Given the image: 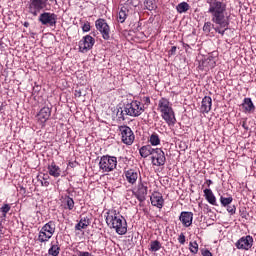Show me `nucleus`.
<instances>
[{
  "label": "nucleus",
  "instance_id": "obj_1",
  "mask_svg": "<svg viewBox=\"0 0 256 256\" xmlns=\"http://www.w3.org/2000/svg\"><path fill=\"white\" fill-rule=\"evenodd\" d=\"M209 5L208 13L211 17V22H205L203 26L204 33H211L214 29L216 33L223 37L225 31L229 29V13H227V4L221 0H207Z\"/></svg>",
  "mask_w": 256,
  "mask_h": 256
},
{
  "label": "nucleus",
  "instance_id": "obj_2",
  "mask_svg": "<svg viewBox=\"0 0 256 256\" xmlns=\"http://www.w3.org/2000/svg\"><path fill=\"white\" fill-rule=\"evenodd\" d=\"M105 217L108 227L115 229L118 235H125L127 233V220L117 210H108Z\"/></svg>",
  "mask_w": 256,
  "mask_h": 256
},
{
  "label": "nucleus",
  "instance_id": "obj_3",
  "mask_svg": "<svg viewBox=\"0 0 256 256\" xmlns=\"http://www.w3.org/2000/svg\"><path fill=\"white\" fill-rule=\"evenodd\" d=\"M158 111L161 113V117L167 125H175L177 118H175V111L169 99L162 97L158 101Z\"/></svg>",
  "mask_w": 256,
  "mask_h": 256
},
{
  "label": "nucleus",
  "instance_id": "obj_4",
  "mask_svg": "<svg viewBox=\"0 0 256 256\" xmlns=\"http://www.w3.org/2000/svg\"><path fill=\"white\" fill-rule=\"evenodd\" d=\"M56 229L57 224L55 223V221L50 220L39 231L37 241H39V243H47V241H49V239H51V237L55 235Z\"/></svg>",
  "mask_w": 256,
  "mask_h": 256
},
{
  "label": "nucleus",
  "instance_id": "obj_5",
  "mask_svg": "<svg viewBox=\"0 0 256 256\" xmlns=\"http://www.w3.org/2000/svg\"><path fill=\"white\" fill-rule=\"evenodd\" d=\"M145 105L143 102L138 100H132L131 103H128L124 107V113L129 117H139L145 113Z\"/></svg>",
  "mask_w": 256,
  "mask_h": 256
},
{
  "label": "nucleus",
  "instance_id": "obj_6",
  "mask_svg": "<svg viewBox=\"0 0 256 256\" xmlns=\"http://www.w3.org/2000/svg\"><path fill=\"white\" fill-rule=\"evenodd\" d=\"M117 169V157L103 155L99 161V170L102 173H111Z\"/></svg>",
  "mask_w": 256,
  "mask_h": 256
},
{
  "label": "nucleus",
  "instance_id": "obj_7",
  "mask_svg": "<svg viewBox=\"0 0 256 256\" xmlns=\"http://www.w3.org/2000/svg\"><path fill=\"white\" fill-rule=\"evenodd\" d=\"M49 0H29L28 2V13L37 17L47 7Z\"/></svg>",
  "mask_w": 256,
  "mask_h": 256
},
{
  "label": "nucleus",
  "instance_id": "obj_8",
  "mask_svg": "<svg viewBox=\"0 0 256 256\" xmlns=\"http://www.w3.org/2000/svg\"><path fill=\"white\" fill-rule=\"evenodd\" d=\"M95 27L99 33L102 35V39L104 41H109L111 39V27L107 24V20L103 18H99L95 21Z\"/></svg>",
  "mask_w": 256,
  "mask_h": 256
},
{
  "label": "nucleus",
  "instance_id": "obj_9",
  "mask_svg": "<svg viewBox=\"0 0 256 256\" xmlns=\"http://www.w3.org/2000/svg\"><path fill=\"white\" fill-rule=\"evenodd\" d=\"M118 131L120 132V137L124 145H131L135 141V133L131 130V127L127 125L119 126Z\"/></svg>",
  "mask_w": 256,
  "mask_h": 256
},
{
  "label": "nucleus",
  "instance_id": "obj_10",
  "mask_svg": "<svg viewBox=\"0 0 256 256\" xmlns=\"http://www.w3.org/2000/svg\"><path fill=\"white\" fill-rule=\"evenodd\" d=\"M253 243H255L253 236L246 235L237 240L235 247L241 251H251L253 249Z\"/></svg>",
  "mask_w": 256,
  "mask_h": 256
},
{
  "label": "nucleus",
  "instance_id": "obj_11",
  "mask_svg": "<svg viewBox=\"0 0 256 256\" xmlns=\"http://www.w3.org/2000/svg\"><path fill=\"white\" fill-rule=\"evenodd\" d=\"M152 165L155 167H163L167 163L165 152L161 148H155L151 156Z\"/></svg>",
  "mask_w": 256,
  "mask_h": 256
},
{
  "label": "nucleus",
  "instance_id": "obj_12",
  "mask_svg": "<svg viewBox=\"0 0 256 256\" xmlns=\"http://www.w3.org/2000/svg\"><path fill=\"white\" fill-rule=\"evenodd\" d=\"M38 21L41 23V25L55 27V25H57V14L51 12H43L39 15Z\"/></svg>",
  "mask_w": 256,
  "mask_h": 256
},
{
  "label": "nucleus",
  "instance_id": "obj_13",
  "mask_svg": "<svg viewBox=\"0 0 256 256\" xmlns=\"http://www.w3.org/2000/svg\"><path fill=\"white\" fill-rule=\"evenodd\" d=\"M94 45L95 38L91 35H86L79 41V51L80 53H87V51H91V49H93Z\"/></svg>",
  "mask_w": 256,
  "mask_h": 256
},
{
  "label": "nucleus",
  "instance_id": "obj_14",
  "mask_svg": "<svg viewBox=\"0 0 256 256\" xmlns=\"http://www.w3.org/2000/svg\"><path fill=\"white\" fill-rule=\"evenodd\" d=\"M151 205L157 207V209H163L165 205V199H163V194L160 192H154L150 197Z\"/></svg>",
  "mask_w": 256,
  "mask_h": 256
},
{
  "label": "nucleus",
  "instance_id": "obj_15",
  "mask_svg": "<svg viewBox=\"0 0 256 256\" xmlns=\"http://www.w3.org/2000/svg\"><path fill=\"white\" fill-rule=\"evenodd\" d=\"M179 221H181L183 227H191V225H193V212H181Z\"/></svg>",
  "mask_w": 256,
  "mask_h": 256
},
{
  "label": "nucleus",
  "instance_id": "obj_16",
  "mask_svg": "<svg viewBox=\"0 0 256 256\" xmlns=\"http://www.w3.org/2000/svg\"><path fill=\"white\" fill-rule=\"evenodd\" d=\"M126 177V181L130 183V185H135L137 183V179H139V171L131 168L124 172Z\"/></svg>",
  "mask_w": 256,
  "mask_h": 256
},
{
  "label": "nucleus",
  "instance_id": "obj_17",
  "mask_svg": "<svg viewBox=\"0 0 256 256\" xmlns=\"http://www.w3.org/2000/svg\"><path fill=\"white\" fill-rule=\"evenodd\" d=\"M50 117H51V108L47 106L41 108V110L38 113V121H40L42 125H45V123L49 121Z\"/></svg>",
  "mask_w": 256,
  "mask_h": 256
},
{
  "label": "nucleus",
  "instance_id": "obj_18",
  "mask_svg": "<svg viewBox=\"0 0 256 256\" xmlns=\"http://www.w3.org/2000/svg\"><path fill=\"white\" fill-rule=\"evenodd\" d=\"M147 191H148V188L143 183H140L138 185V189L134 193V195L140 203H143V201H145V199H147Z\"/></svg>",
  "mask_w": 256,
  "mask_h": 256
},
{
  "label": "nucleus",
  "instance_id": "obj_19",
  "mask_svg": "<svg viewBox=\"0 0 256 256\" xmlns=\"http://www.w3.org/2000/svg\"><path fill=\"white\" fill-rule=\"evenodd\" d=\"M216 66L215 58L208 57L204 60H202L199 64V68L202 69V71H209V69H213Z\"/></svg>",
  "mask_w": 256,
  "mask_h": 256
},
{
  "label": "nucleus",
  "instance_id": "obj_20",
  "mask_svg": "<svg viewBox=\"0 0 256 256\" xmlns=\"http://www.w3.org/2000/svg\"><path fill=\"white\" fill-rule=\"evenodd\" d=\"M213 105V99L210 96H205L202 99V104L200 107L201 113H209L211 111V107Z\"/></svg>",
  "mask_w": 256,
  "mask_h": 256
},
{
  "label": "nucleus",
  "instance_id": "obj_21",
  "mask_svg": "<svg viewBox=\"0 0 256 256\" xmlns=\"http://www.w3.org/2000/svg\"><path fill=\"white\" fill-rule=\"evenodd\" d=\"M154 151L155 148H153L151 145H145L139 149V154L141 157H143V159H147L149 155H151V157L153 156Z\"/></svg>",
  "mask_w": 256,
  "mask_h": 256
},
{
  "label": "nucleus",
  "instance_id": "obj_22",
  "mask_svg": "<svg viewBox=\"0 0 256 256\" xmlns=\"http://www.w3.org/2000/svg\"><path fill=\"white\" fill-rule=\"evenodd\" d=\"M242 107L245 113H253L255 111V104H253L251 98H244Z\"/></svg>",
  "mask_w": 256,
  "mask_h": 256
},
{
  "label": "nucleus",
  "instance_id": "obj_23",
  "mask_svg": "<svg viewBox=\"0 0 256 256\" xmlns=\"http://www.w3.org/2000/svg\"><path fill=\"white\" fill-rule=\"evenodd\" d=\"M48 172L51 177H61V168L55 162L48 165Z\"/></svg>",
  "mask_w": 256,
  "mask_h": 256
},
{
  "label": "nucleus",
  "instance_id": "obj_24",
  "mask_svg": "<svg viewBox=\"0 0 256 256\" xmlns=\"http://www.w3.org/2000/svg\"><path fill=\"white\" fill-rule=\"evenodd\" d=\"M204 197L210 205H217V198L215 197V194H213V191L209 188H206L204 190Z\"/></svg>",
  "mask_w": 256,
  "mask_h": 256
},
{
  "label": "nucleus",
  "instance_id": "obj_25",
  "mask_svg": "<svg viewBox=\"0 0 256 256\" xmlns=\"http://www.w3.org/2000/svg\"><path fill=\"white\" fill-rule=\"evenodd\" d=\"M91 225V221L87 217H81L79 223L75 225L76 231H81V229H87Z\"/></svg>",
  "mask_w": 256,
  "mask_h": 256
},
{
  "label": "nucleus",
  "instance_id": "obj_26",
  "mask_svg": "<svg viewBox=\"0 0 256 256\" xmlns=\"http://www.w3.org/2000/svg\"><path fill=\"white\" fill-rule=\"evenodd\" d=\"M62 203L64 205V209H68V211H73V209H75V201L69 196H66Z\"/></svg>",
  "mask_w": 256,
  "mask_h": 256
},
{
  "label": "nucleus",
  "instance_id": "obj_27",
  "mask_svg": "<svg viewBox=\"0 0 256 256\" xmlns=\"http://www.w3.org/2000/svg\"><path fill=\"white\" fill-rule=\"evenodd\" d=\"M59 253H61V247L59 246V242H56V244H53L49 248L48 255H50V256H59Z\"/></svg>",
  "mask_w": 256,
  "mask_h": 256
},
{
  "label": "nucleus",
  "instance_id": "obj_28",
  "mask_svg": "<svg viewBox=\"0 0 256 256\" xmlns=\"http://www.w3.org/2000/svg\"><path fill=\"white\" fill-rule=\"evenodd\" d=\"M162 247L163 246L159 240H153L150 242L149 251H151V253H157V251H160Z\"/></svg>",
  "mask_w": 256,
  "mask_h": 256
},
{
  "label": "nucleus",
  "instance_id": "obj_29",
  "mask_svg": "<svg viewBox=\"0 0 256 256\" xmlns=\"http://www.w3.org/2000/svg\"><path fill=\"white\" fill-rule=\"evenodd\" d=\"M128 13H129V10L125 7H122L118 13V22L125 23Z\"/></svg>",
  "mask_w": 256,
  "mask_h": 256
},
{
  "label": "nucleus",
  "instance_id": "obj_30",
  "mask_svg": "<svg viewBox=\"0 0 256 256\" xmlns=\"http://www.w3.org/2000/svg\"><path fill=\"white\" fill-rule=\"evenodd\" d=\"M149 143L154 147H157V145H161V138H159V134L155 132L152 133L149 138Z\"/></svg>",
  "mask_w": 256,
  "mask_h": 256
},
{
  "label": "nucleus",
  "instance_id": "obj_31",
  "mask_svg": "<svg viewBox=\"0 0 256 256\" xmlns=\"http://www.w3.org/2000/svg\"><path fill=\"white\" fill-rule=\"evenodd\" d=\"M190 9V6L187 2H181L176 6V11L179 13H187V11Z\"/></svg>",
  "mask_w": 256,
  "mask_h": 256
},
{
  "label": "nucleus",
  "instance_id": "obj_32",
  "mask_svg": "<svg viewBox=\"0 0 256 256\" xmlns=\"http://www.w3.org/2000/svg\"><path fill=\"white\" fill-rule=\"evenodd\" d=\"M189 251L194 255H197L199 253V244L197 243V241L189 243Z\"/></svg>",
  "mask_w": 256,
  "mask_h": 256
},
{
  "label": "nucleus",
  "instance_id": "obj_33",
  "mask_svg": "<svg viewBox=\"0 0 256 256\" xmlns=\"http://www.w3.org/2000/svg\"><path fill=\"white\" fill-rule=\"evenodd\" d=\"M220 203H221L222 207H228V205H231V203H233V197L229 196L227 198V197L221 196Z\"/></svg>",
  "mask_w": 256,
  "mask_h": 256
},
{
  "label": "nucleus",
  "instance_id": "obj_34",
  "mask_svg": "<svg viewBox=\"0 0 256 256\" xmlns=\"http://www.w3.org/2000/svg\"><path fill=\"white\" fill-rule=\"evenodd\" d=\"M0 211L2 213V217L5 219L7 217V214L9 211H11V206L9 204H4L1 208Z\"/></svg>",
  "mask_w": 256,
  "mask_h": 256
},
{
  "label": "nucleus",
  "instance_id": "obj_35",
  "mask_svg": "<svg viewBox=\"0 0 256 256\" xmlns=\"http://www.w3.org/2000/svg\"><path fill=\"white\" fill-rule=\"evenodd\" d=\"M142 105L147 108L148 105H151V98L149 96H144L142 99Z\"/></svg>",
  "mask_w": 256,
  "mask_h": 256
},
{
  "label": "nucleus",
  "instance_id": "obj_36",
  "mask_svg": "<svg viewBox=\"0 0 256 256\" xmlns=\"http://www.w3.org/2000/svg\"><path fill=\"white\" fill-rule=\"evenodd\" d=\"M226 207H227V211H228V213H230V215H235V213L237 211V207H235V205L229 204Z\"/></svg>",
  "mask_w": 256,
  "mask_h": 256
},
{
  "label": "nucleus",
  "instance_id": "obj_37",
  "mask_svg": "<svg viewBox=\"0 0 256 256\" xmlns=\"http://www.w3.org/2000/svg\"><path fill=\"white\" fill-rule=\"evenodd\" d=\"M82 31L84 33H89V31H91V23L90 22L84 23L82 26Z\"/></svg>",
  "mask_w": 256,
  "mask_h": 256
},
{
  "label": "nucleus",
  "instance_id": "obj_38",
  "mask_svg": "<svg viewBox=\"0 0 256 256\" xmlns=\"http://www.w3.org/2000/svg\"><path fill=\"white\" fill-rule=\"evenodd\" d=\"M185 241H187V237H185L184 233H180V235L178 236V242L180 243V245H185Z\"/></svg>",
  "mask_w": 256,
  "mask_h": 256
},
{
  "label": "nucleus",
  "instance_id": "obj_39",
  "mask_svg": "<svg viewBox=\"0 0 256 256\" xmlns=\"http://www.w3.org/2000/svg\"><path fill=\"white\" fill-rule=\"evenodd\" d=\"M177 54V46H172L171 49L168 52L169 57H172V55Z\"/></svg>",
  "mask_w": 256,
  "mask_h": 256
},
{
  "label": "nucleus",
  "instance_id": "obj_40",
  "mask_svg": "<svg viewBox=\"0 0 256 256\" xmlns=\"http://www.w3.org/2000/svg\"><path fill=\"white\" fill-rule=\"evenodd\" d=\"M146 8L148 9V11H153V9H155V6H153V2L152 1H146Z\"/></svg>",
  "mask_w": 256,
  "mask_h": 256
},
{
  "label": "nucleus",
  "instance_id": "obj_41",
  "mask_svg": "<svg viewBox=\"0 0 256 256\" xmlns=\"http://www.w3.org/2000/svg\"><path fill=\"white\" fill-rule=\"evenodd\" d=\"M201 255L202 256H213V253H211V251H209L207 249H202L201 250Z\"/></svg>",
  "mask_w": 256,
  "mask_h": 256
},
{
  "label": "nucleus",
  "instance_id": "obj_42",
  "mask_svg": "<svg viewBox=\"0 0 256 256\" xmlns=\"http://www.w3.org/2000/svg\"><path fill=\"white\" fill-rule=\"evenodd\" d=\"M240 125L245 129L246 131H249V126L247 125V120H243L240 122Z\"/></svg>",
  "mask_w": 256,
  "mask_h": 256
},
{
  "label": "nucleus",
  "instance_id": "obj_43",
  "mask_svg": "<svg viewBox=\"0 0 256 256\" xmlns=\"http://www.w3.org/2000/svg\"><path fill=\"white\" fill-rule=\"evenodd\" d=\"M78 256H93V255H91V253H89V252L79 251Z\"/></svg>",
  "mask_w": 256,
  "mask_h": 256
},
{
  "label": "nucleus",
  "instance_id": "obj_44",
  "mask_svg": "<svg viewBox=\"0 0 256 256\" xmlns=\"http://www.w3.org/2000/svg\"><path fill=\"white\" fill-rule=\"evenodd\" d=\"M42 187H49V181H41Z\"/></svg>",
  "mask_w": 256,
  "mask_h": 256
},
{
  "label": "nucleus",
  "instance_id": "obj_45",
  "mask_svg": "<svg viewBox=\"0 0 256 256\" xmlns=\"http://www.w3.org/2000/svg\"><path fill=\"white\" fill-rule=\"evenodd\" d=\"M75 97H81V90L79 89V90H75Z\"/></svg>",
  "mask_w": 256,
  "mask_h": 256
},
{
  "label": "nucleus",
  "instance_id": "obj_46",
  "mask_svg": "<svg viewBox=\"0 0 256 256\" xmlns=\"http://www.w3.org/2000/svg\"><path fill=\"white\" fill-rule=\"evenodd\" d=\"M205 184L207 185V187H211V185H213V181L212 180H206Z\"/></svg>",
  "mask_w": 256,
  "mask_h": 256
},
{
  "label": "nucleus",
  "instance_id": "obj_47",
  "mask_svg": "<svg viewBox=\"0 0 256 256\" xmlns=\"http://www.w3.org/2000/svg\"><path fill=\"white\" fill-rule=\"evenodd\" d=\"M3 235H5V231H4V228L2 226V227H0V239H1V237H3Z\"/></svg>",
  "mask_w": 256,
  "mask_h": 256
},
{
  "label": "nucleus",
  "instance_id": "obj_48",
  "mask_svg": "<svg viewBox=\"0 0 256 256\" xmlns=\"http://www.w3.org/2000/svg\"><path fill=\"white\" fill-rule=\"evenodd\" d=\"M23 25H24V27H26V28H27V27H29V25H30V24H29V22H24V24H23Z\"/></svg>",
  "mask_w": 256,
  "mask_h": 256
},
{
  "label": "nucleus",
  "instance_id": "obj_49",
  "mask_svg": "<svg viewBox=\"0 0 256 256\" xmlns=\"http://www.w3.org/2000/svg\"><path fill=\"white\" fill-rule=\"evenodd\" d=\"M20 191H23V193H25L26 192V190H25V187H20Z\"/></svg>",
  "mask_w": 256,
  "mask_h": 256
},
{
  "label": "nucleus",
  "instance_id": "obj_50",
  "mask_svg": "<svg viewBox=\"0 0 256 256\" xmlns=\"http://www.w3.org/2000/svg\"><path fill=\"white\" fill-rule=\"evenodd\" d=\"M0 111H3V106L2 105H0Z\"/></svg>",
  "mask_w": 256,
  "mask_h": 256
},
{
  "label": "nucleus",
  "instance_id": "obj_51",
  "mask_svg": "<svg viewBox=\"0 0 256 256\" xmlns=\"http://www.w3.org/2000/svg\"><path fill=\"white\" fill-rule=\"evenodd\" d=\"M0 227H3V223L0 221Z\"/></svg>",
  "mask_w": 256,
  "mask_h": 256
},
{
  "label": "nucleus",
  "instance_id": "obj_52",
  "mask_svg": "<svg viewBox=\"0 0 256 256\" xmlns=\"http://www.w3.org/2000/svg\"><path fill=\"white\" fill-rule=\"evenodd\" d=\"M184 47H189V45L188 44H184Z\"/></svg>",
  "mask_w": 256,
  "mask_h": 256
},
{
  "label": "nucleus",
  "instance_id": "obj_53",
  "mask_svg": "<svg viewBox=\"0 0 256 256\" xmlns=\"http://www.w3.org/2000/svg\"><path fill=\"white\" fill-rule=\"evenodd\" d=\"M254 163H255V165H256V159L254 160Z\"/></svg>",
  "mask_w": 256,
  "mask_h": 256
}]
</instances>
